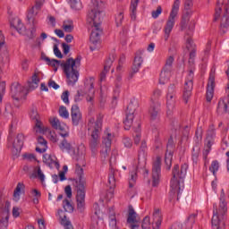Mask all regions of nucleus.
<instances>
[{
	"label": "nucleus",
	"mask_w": 229,
	"mask_h": 229,
	"mask_svg": "<svg viewBox=\"0 0 229 229\" xmlns=\"http://www.w3.org/2000/svg\"><path fill=\"white\" fill-rule=\"evenodd\" d=\"M143 62L144 60L142 59V56L139 55H135L131 70L129 72L128 80H132L134 78L137 72L140 70V67H142Z\"/></svg>",
	"instance_id": "19"
},
{
	"label": "nucleus",
	"mask_w": 229,
	"mask_h": 229,
	"mask_svg": "<svg viewBox=\"0 0 229 229\" xmlns=\"http://www.w3.org/2000/svg\"><path fill=\"white\" fill-rule=\"evenodd\" d=\"M94 77H90L85 82V90L87 94L86 100L88 101V103H92L94 101L96 94V89H94Z\"/></svg>",
	"instance_id": "16"
},
{
	"label": "nucleus",
	"mask_w": 229,
	"mask_h": 229,
	"mask_svg": "<svg viewBox=\"0 0 229 229\" xmlns=\"http://www.w3.org/2000/svg\"><path fill=\"white\" fill-rule=\"evenodd\" d=\"M75 173L78 176V180L75 181V187L77 189L76 202H77V210L83 212L85 210V185L87 181L83 174V169L81 166L77 165Z\"/></svg>",
	"instance_id": "5"
},
{
	"label": "nucleus",
	"mask_w": 229,
	"mask_h": 229,
	"mask_svg": "<svg viewBox=\"0 0 229 229\" xmlns=\"http://www.w3.org/2000/svg\"><path fill=\"white\" fill-rule=\"evenodd\" d=\"M198 217V214L193 213L191 214L184 224L182 225L183 229H192V226H194V223H196V218Z\"/></svg>",
	"instance_id": "35"
},
{
	"label": "nucleus",
	"mask_w": 229,
	"mask_h": 229,
	"mask_svg": "<svg viewBox=\"0 0 229 229\" xmlns=\"http://www.w3.org/2000/svg\"><path fill=\"white\" fill-rule=\"evenodd\" d=\"M173 64H174V57L170 55L163 67L160 76H159V83L160 85H165L167 81H169L171 78V72H173Z\"/></svg>",
	"instance_id": "8"
},
{
	"label": "nucleus",
	"mask_w": 229,
	"mask_h": 229,
	"mask_svg": "<svg viewBox=\"0 0 229 229\" xmlns=\"http://www.w3.org/2000/svg\"><path fill=\"white\" fill-rule=\"evenodd\" d=\"M220 202L217 208V204L213 205V217L211 219L212 229H221V226H225V216L228 212V207L225 196V191L222 190L220 194Z\"/></svg>",
	"instance_id": "3"
},
{
	"label": "nucleus",
	"mask_w": 229,
	"mask_h": 229,
	"mask_svg": "<svg viewBox=\"0 0 229 229\" xmlns=\"http://www.w3.org/2000/svg\"><path fill=\"white\" fill-rule=\"evenodd\" d=\"M112 139H114V136L110 132H106V136L103 138L102 142L106 147L105 152H102L104 158L108 157V151H110V148H112Z\"/></svg>",
	"instance_id": "27"
},
{
	"label": "nucleus",
	"mask_w": 229,
	"mask_h": 229,
	"mask_svg": "<svg viewBox=\"0 0 229 229\" xmlns=\"http://www.w3.org/2000/svg\"><path fill=\"white\" fill-rule=\"evenodd\" d=\"M89 22H93L94 28H101V22H103V15L101 11L92 9L88 14Z\"/></svg>",
	"instance_id": "15"
},
{
	"label": "nucleus",
	"mask_w": 229,
	"mask_h": 229,
	"mask_svg": "<svg viewBox=\"0 0 229 229\" xmlns=\"http://www.w3.org/2000/svg\"><path fill=\"white\" fill-rule=\"evenodd\" d=\"M108 183L110 185V189H114V187H115V174L114 169H111L108 174Z\"/></svg>",
	"instance_id": "49"
},
{
	"label": "nucleus",
	"mask_w": 229,
	"mask_h": 229,
	"mask_svg": "<svg viewBox=\"0 0 229 229\" xmlns=\"http://www.w3.org/2000/svg\"><path fill=\"white\" fill-rule=\"evenodd\" d=\"M34 131L36 133H46V131H47V127L42 126V122L40 120H37L35 122Z\"/></svg>",
	"instance_id": "44"
},
{
	"label": "nucleus",
	"mask_w": 229,
	"mask_h": 229,
	"mask_svg": "<svg viewBox=\"0 0 229 229\" xmlns=\"http://www.w3.org/2000/svg\"><path fill=\"white\" fill-rule=\"evenodd\" d=\"M147 157H148V144L146 143V140H142L140 147V150L138 152L139 167H140V162L143 163V165H146Z\"/></svg>",
	"instance_id": "21"
},
{
	"label": "nucleus",
	"mask_w": 229,
	"mask_h": 229,
	"mask_svg": "<svg viewBox=\"0 0 229 229\" xmlns=\"http://www.w3.org/2000/svg\"><path fill=\"white\" fill-rule=\"evenodd\" d=\"M124 19V16L123 15V13H120L117 17L115 18V22L117 26H121L123 24V20Z\"/></svg>",
	"instance_id": "62"
},
{
	"label": "nucleus",
	"mask_w": 229,
	"mask_h": 229,
	"mask_svg": "<svg viewBox=\"0 0 229 229\" xmlns=\"http://www.w3.org/2000/svg\"><path fill=\"white\" fill-rule=\"evenodd\" d=\"M63 208L65 212H68L70 214L74 212V207L72 206L69 199H64L63 200Z\"/></svg>",
	"instance_id": "43"
},
{
	"label": "nucleus",
	"mask_w": 229,
	"mask_h": 229,
	"mask_svg": "<svg viewBox=\"0 0 229 229\" xmlns=\"http://www.w3.org/2000/svg\"><path fill=\"white\" fill-rule=\"evenodd\" d=\"M229 28V10L228 7L224 9V13L222 14L220 20V31L221 33H226Z\"/></svg>",
	"instance_id": "23"
},
{
	"label": "nucleus",
	"mask_w": 229,
	"mask_h": 229,
	"mask_svg": "<svg viewBox=\"0 0 229 229\" xmlns=\"http://www.w3.org/2000/svg\"><path fill=\"white\" fill-rule=\"evenodd\" d=\"M161 112V105L158 100L152 101L150 104V107L148 109V115L150 117V121H157L158 117H160Z\"/></svg>",
	"instance_id": "18"
},
{
	"label": "nucleus",
	"mask_w": 229,
	"mask_h": 229,
	"mask_svg": "<svg viewBox=\"0 0 229 229\" xmlns=\"http://www.w3.org/2000/svg\"><path fill=\"white\" fill-rule=\"evenodd\" d=\"M152 225L153 229H160V226L162 225V213L160 212V209L155 208L153 215H152Z\"/></svg>",
	"instance_id": "28"
},
{
	"label": "nucleus",
	"mask_w": 229,
	"mask_h": 229,
	"mask_svg": "<svg viewBox=\"0 0 229 229\" xmlns=\"http://www.w3.org/2000/svg\"><path fill=\"white\" fill-rule=\"evenodd\" d=\"M186 48L190 52V57L188 64L190 65V69H192L194 72V60H196V45L194 44V41H192V38L191 37L187 38L186 39Z\"/></svg>",
	"instance_id": "14"
},
{
	"label": "nucleus",
	"mask_w": 229,
	"mask_h": 229,
	"mask_svg": "<svg viewBox=\"0 0 229 229\" xmlns=\"http://www.w3.org/2000/svg\"><path fill=\"white\" fill-rule=\"evenodd\" d=\"M139 1L140 0L131 1L130 11H131V19H132V21H135V19H137V6H139Z\"/></svg>",
	"instance_id": "40"
},
{
	"label": "nucleus",
	"mask_w": 229,
	"mask_h": 229,
	"mask_svg": "<svg viewBox=\"0 0 229 229\" xmlns=\"http://www.w3.org/2000/svg\"><path fill=\"white\" fill-rule=\"evenodd\" d=\"M38 83H40V78H38V72H35L32 75V81H29V90H35L38 87Z\"/></svg>",
	"instance_id": "38"
},
{
	"label": "nucleus",
	"mask_w": 229,
	"mask_h": 229,
	"mask_svg": "<svg viewBox=\"0 0 229 229\" xmlns=\"http://www.w3.org/2000/svg\"><path fill=\"white\" fill-rule=\"evenodd\" d=\"M70 3L73 10H80L81 8V3L78 2V0H70Z\"/></svg>",
	"instance_id": "57"
},
{
	"label": "nucleus",
	"mask_w": 229,
	"mask_h": 229,
	"mask_svg": "<svg viewBox=\"0 0 229 229\" xmlns=\"http://www.w3.org/2000/svg\"><path fill=\"white\" fill-rule=\"evenodd\" d=\"M10 201L5 202L4 208H0V223H8L10 219Z\"/></svg>",
	"instance_id": "29"
},
{
	"label": "nucleus",
	"mask_w": 229,
	"mask_h": 229,
	"mask_svg": "<svg viewBox=\"0 0 229 229\" xmlns=\"http://www.w3.org/2000/svg\"><path fill=\"white\" fill-rule=\"evenodd\" d=\"M30 119H32V121H35V122L40 120V116L38 115V112L37 111L36 108L31 109L30 113Z\"/></svg>",
	"instance_id": "53"
},
{
	"label": "nucleus",
	"mask_w": 229,
	"mask_h": 229,
	"mask_svg": "<svg viewBox=\"0 0 229 229\" xmlns=\"http://www.w3.org/2000/svg\"><path fill=\"white\" fill-rule=\"evenodd\" d=\"M4 92H6V82L0 81V103H3V98L4 97Z\"/></svg>",
	"instance_id": "52"
},
{
	"label": "nucleus",
	"mask_w": 229,
	"mask_h": 229,
	"mask_svg": "<svg viewBox=\"0 0 229 229\" xmlns=\"http://www.w3.org/2000/svg\"><path fill=\"white\" fill-rule=\"evenodd\" d=\"M191 6H193L192 0L184 1V10H191Z\"/></svg>",
	"instance_id": "64"
},
{
	"label": "nucleus",
	"mask_w": 229,
	"mask_h": 229,
	"mask_svg": "<svg viewBox=\"0 0 229 229\" xmlns=\"http://www.w3.org/2000/svg\"><path fill=\"white\" fill-rule=\"evenodd\" d=\"M115 60V55H110L108 58L106 60L104 69L105 71H110V68L112 67V64H114V61Z\"/></svg>",
	"instance_id": "47"
},
{
	"label": "nucleus",
	"mask_w": 229,
	"mask_h": 229,
	"mask_svg": "<svg viewBox=\"0 0 229 229\" xmlns=\"http://www.w3.org/2000/svg\"><path fill=\"white\" fill-rule=\"evenodd\" d=\"M123 144L124 146V148H131V146H133V141L131 140V139L128 138V137H124L123 139Z\"/></svg>",
	"instance_id": "55"
},
{
	"label": "nucleus",
	"mask_w": 229,
	"mask_h": 229,
	"mask_svg": "<svg viewBox=\"0 0 229 229\" xmlns=\"http://www.w3.org/2000/svg\"><path fill=\"white\" fill-rule=\"evenodd\" d=\"M214 137H216V129H214V127H211L208 130L207 139L214 140Z\"/></svg>",
	"instance_id": "56"
},
{
	"label": "nucleus",
	"mask_w": 229,
	"mask_h": 229,
	"mask_svg": "<svg viewBox=\"0 0 229 229\" xmlns=\"http://www.w3.org/2000/svg\"><path fill=\"white\" fill-rule=\"evenodd\" d=\"M22 146H24V134L20 133L13 143V153H21Z\"/></svg>",
	"instance_id": "26"
},
{
	"label": "nucleus",
	"mask_w": 229,
	"mask_h": 229,
	"mask_svg": "<svg viewBox=\"0 0 229 229\" xmlns=\"http://www.w3.org/2000/svg\"><path fill=\"white\" fill-rule=\"evenodd\" d=\"M169 147H172V145H167V150L165 155V164L166 171H171V166L173 165V151H169Z\"/></svg>",
	"instance_id": "34"
},
{
	"label": "nucleus",
	"mask_w": 229,
	"mask_h": 229,
	"mask_svg": "<svg viewBox=\"0 0 229 229\" xmlns=\"http://www.w3.org/2000/svg\"><path fill=\"white\" fill-rule=\"evenodd\" d=\"M59 148L61 151H71L72 149V144H71L67 139L64 138L59 144Z\"/></svg>",
	"instance_id": "42"
},
{
	"label": "nucleus",
	"mask_w": 229,
	"mask_h": 229,
	"mask_svg": "<svg viewBox=\"0 0 229 229\" xmlns=\"http://www.w3.org/2000/svg\"><path fill=\"white\" fill-rule=\"evenodd\" d=\"M127 223L131 226V225H138L139 222L137 221V212L133 209V207H129L128 216H127Z\"/></svg>",
	"instance_id": "33"
},
{
	"label": "nucleus",
	"mask_w": 229,
	"mask_h": 229,
	"mask_svg": "<svg viewBox=\"0 0 229 229\" xmlns=\"http://www.w3.org/2000/svg\"><path fill=\"white\" fill-rule=\"evenodd\" d=\"M101 33H103V29L101 27H95V30H92L89 40L95 46L101 40Z\"/></svg>",
	"instance_id": "30"
},
{
	"label": "nucleus",
	"mask_w": 229,
	"mask_h": 229,
	"mask_svg": "<svg viewBox=\"0 0 229 229\" xmlns=\"http://www.w3.org/2000/svg\"><path fill=\"white\" fill-rule=\"evenodd\" d=\"M103 131V115L98 114L97 120L90 118L88 122V131L90 133L89 149L93 155L98 153L99 148V136Z\"/></svg>",
	"instance_id": "2"
},
{
	"label": "nucleus",
	"mask_w": 229,
	"mask_h": 229,
	"mask_svg": "<svg viewBox=\"0 0 229 229\" xmlns=\"http://www.w3.org/2000/svg\"><path fill=\"white\" fill-rule=\"evenodd\" d=\"M72 123L73 126H78L81 121V112L77 105H73L71 110Z\"/></svg>",
	"instance_id": "24"
},
{
	"label": "nucleus",
	"mask_w": 229,
	"mask_h": 229,
	"mask_svg": "<svg viewBox=\"0 0 229 229\" xmlns=\"http://www.w3.org/2000/svg\"><path fill=\"white\" fill-rule=\"evenodd\" d=\"M54 55L57 57V58H64V55H62V51H60V48H58L57 45L54 46Z\"/></svg>",
	"instance_id": "61"
},
{
	"label": "nucleus",
	"mask_w": 229,
	"mask_h": 229,
	"mask_svg": "<svg viewBox=\"0 0 229 229\" xmlns=\"http://www.w3.org/2000/svg\"><path fill=\"white\" fill-rule=\"evenodd\" d=\"M180 0H175L174 2L170 16L166 21V24L165 25V40L167 42L169 40V37L171 35V31H173V28H174V19L176 18V15H178V12L180 11Z\"/></svg>",
	"instance_id": "6"
},
{
	"label": "nucleus",
	"mask_w": 229,
	"mask_h": 229,
	"mask_svg": "<svg viewBox=\"0 0 229 229\" xmlns=\"http://www.w3.org/2000/svg\"><path fill=\"white\" fill-rule=\"evenodd\" d=\"M44 61L47 62L48 65H51V67H54L55 72L58 71V66L62 67V64L59 60L56 59H50L49 57H44Z\"/></svg>",
	"instance_id": "41"
},
{
	"label": "nucleus",
	"mask_w": 229,
	"mask_h": 229,
	"mask_svg": "<svg viewBox=\"0 0 229 229\" xmlns=\"http://www.w3.org/2000/svg\"><path fill=\"white\" fill-rule=\"evenodd\" d=\"M108 219H109V227L111 229H121L119 227V221H117V216H115V212L110 211Z\"/></svg>",
	"instance_id": "37"
},
{
	"label": "nucleus",
	"mask_w": 229,
	"mask_h": 229,
	"mask_svg": "<svg viewBox=\"0 0 229 229\" xmlns=\"http://www.w3.org/2000/svg\"><path fill=\"white\" fill-rule=\"evenodd\" d=\"M223 0H217L216 2V7L215 9V16H214V21L219 20V17H221V13H223Z\"/></svg>",
	"instance_id": "39"
},
{
	"label": "nucleus",
	"mask_w": 229,
	"mask_h": 229,
	"mask_svg": "<svg viewBox=\"0 0 229 229\" xmlns=\"http://www.w3.org/2000/svg\"><path fill=\"white\" fill-rule=\"evenodd\" d=\"M194 70L190 69L188 75L185 79L184 87L182 90V98L184 103L187 105L191 96H192V89H194Z\"/></svg>",
	"instance_id": "7"
},
{
	"label": "nucleus",
	"mask_w": 229,
	"mask_h": 229,
	"mask_svg": "<svg viewBox=\"0 0 229 229\" xmlns=\"http://www.w3.org/2000/svg\"><path fill=\"white\" fill-rule=\"evenodd\" d=\"M11 96L15 101H20V99L26 98L28 92L26 91V88L21 85V83L13 82L11 86Z\"/></svg>",
	"instance_id": "11"
},
{
	"label": "nucleus",
	"mask_w": 229,
	"mask_h": 229,
	"mask_svg": "<svg viewBox=\"0 0 229 229\" xmlns=\"http://www.w3.org/2000/svg\"><path fill=\"white\" fill-rule=\"evenodd\" d=\"M42 6L38 5V4H35L34 6L31 7V9L29 10V13L27 14V19L30 24H37L36 17L38 15V12H40Z\"/></svg>",
	"instance_id": "22"
},
{
	"label": "nucleus",
	"mask_w": 229,
	"mask_h": 229,
	"mask_svg": "<svg viewBox=\"0 0 229 229\" xmlns=\"http://www.w3.org/2000/svg\"><path fill=\"white\" fill-rule=\"evenodd\" d=\"M61 98L64 101V103H65V105H69V91H64L61 95Z\"/></svg>",
	"instance_id": "59"
},
{
	"label": "nucleus",
	"mask_w": 229,
	"mask_h": 229,
	"mask_svg": "<svg viewBox=\"0 0 229 229\" xmlns=\"http://www.w3.org/2000/svg\"><path fill=\"white\" fill-rule=\"evenodd\" d=\"M142 229H151V218H149V216H147L143 218L142 224H141Z\"/></svg>",
	"instance_id": "50"
},
{
	"label": "nucleus",
	"mask_w": 229,
	"mask_h": 229,
	"mask_svg": "<svg viewBox=\"0 0 229 229\" xmlns=\"http://www.w3.org/2000/svg\"><path fill=\"white\" fill-rule=\"evenodd\" d=\"M133 114H135V108H133V104L131 103L127 106L126 116L123 120L124 130H130V128H131V125L133 124V119L135 117Z\"/></svg>",
	"instance_id": "17"
},
{
	"label": "nucleus",
	"mask_w": 229,
	"mask_h": 229,
	"mask_svg": "<svg viewBox=\"0 0 229 229\" xmlns=\"http://www.w3.org/2000/svg\"><path fill=\"white\" fill-rule=\"evenodd\" d=\"M81 65V55H77L74 59L70 57L66 60L65 63L61 64L64 74L68 80V85H74L80 78V72H78V67Z\"/></svg>",
	"instance_id": "4"
},
{
	"label": "nucleus",
	"mask_w": 229,
	"mask_h": 229,
	"mask_svg": "<svg viewBox=\"0 0 229 229\" xmlns=\"http://www.w3.org/2000/svg\"><path fill=\"white\" fill-rule=\"evenodd\" d=\"M50 124L54 130L59 131V135L63 137V139L69 137V127L67 124L61 123L58 118L50 119Z\"/></svg>",
	"instance_id": "13"
},
{
	"label": "nucleus",
	"mask_w": 229,
	"mask_h": 229,
	"mask_svg": "<svg viewBox=\"0 0 229 229\" xmlns=\"http://www.w3.org/2000/svg\"><path fill=\"white\" fill-rule=\"evenodd\" d=\"M162 173V160L157 157L152 166V187H158L160 183V174Z\"/></svg>",
	"instance_id": "12"
},
{
	"label": "nucleus",
	"mask_w": 229,
	"mask_h": 229,
	"mask_svg": "<svg viewBox=\"0 0 229 229\" xmlns=\"http://www.w3.org/2000/svg\"><path fill=\"white\" fill-rule=\"evenodd\" d=\"M11 28H13L18 31V33H24L26 28L24 27V24H22V21L19 18H13L11 22Z\"/></svg>",
	"instance_id": "31"
},
{
	"label": "nucleus",
	"mask_w": 229,
	"mask_h": 229,
	"mask_svg": "<svg viewBox=\"0 0 229 229\" xmlns=\"http://www.w3.org/2000/svg\"><path fill=\"white\" fill-rule=\"evenodd\" d=\"M133 137H134V144H136V146H139L140 142V123L138 124V128L134 129V133H133Z\"/></svg>",
	"instance_id": "46"
},
{
	"label": "nucleus",
	"mask_w": 229,
	"mask_h": 229,
	"mask_svg": "<svg viewBox=\"0 0 229 229\" xmlns=\"http://www.w3.org/2000/svg\"><path fill=\"white\" fill-rule=\"evenodd\" d=\"M58 216L60 217L62 226H64L65 229H72V225L71 224V221L67 219V216H65V212L64 210H58Z\"/></svg>",
	"instance_id": "32"
},
{
	"label": "nucleus",
	"mask_w": 229,
	"mask_h": 229,
	"mask_svg": "<svg viewBox=\"0 0 229 229\" xmlns=\"http://www.w3.org/2000/svg\"><path fill=\"white\" fill-rule=\"evenodd\" d=\"M176 104V86L174 84L168 87V91L166 94V115L171 117L174 110V105Z\"/></svg>",
	"instance_id": "9"
},
{
	"label": "nucleus",
	"mask_w": 229,
	"mask_h": 229,
	"mask_svg": "<svg viewBox=\"0 0 229 229\" xmlns=\"http://www.w3.org/2000/svg\"><path fill=\"white\" fill-rule=\"evenodd\" d=\"M209 171L216 176V173L219 171V161L214 160L211 162V165L209 166Z\"/></svg>",
	"instance_id": "48"
},
{
	"label": "nucleus",
	"mask_w": 229,
	"mask_h": 229,
	"mask_svg": "<svg viewBox=\"0 0 229 229\" xmlns=\"http://www.w3.org/2000/svg\"><path fill=\"white\" fill-rule=\"evenodd\" d=\"M38 144L41 146V148L40 147L36 148V151L38 153H46V151H47V140H46L44 137L42 136L38 137Z\"/></svg>",
	"instance_id": "36"
},
{
	"label": "nucleus",
	"mask_w": 229,
	"mask_h": 229,
	"mask_svg": "<svg viewBox=\"0 0 229 229\" xmlns=\"http://www.w3.org/2000/svg\"><path fill=\"white\" fill-rule=\"evenodd\" d=\"M63 30L66 33H72V30H74V23L72 20H68L67 21H64L63 24Z\"/></svg>",
	"instance_id": "45"
},
{
	"label": "nucleus",
	"mask_w": 229,
	"mask_h": 229,
	"mask_svg": "<svg viewBox=\"0 0 229 229\" xmlns=\"http://www.w3.org/2000/svg\"><path fill=\"white\" fill-rule=\"evenodd\" d=\"M24 189V184H22L21 182H18L14 192H13V196L14 198H17V196H21V190Z\"/></svg>",
	"instance_id": "54"
},
{
	"label": "nucleus",
	"mask_w": 229,
	"mask_h": 229,
	"mask_svg": "<svg viewBox=\"0 0 229 229\" xmlns=\"http://www.w3.org/2000/svg\"><path fill=\"white\" fill-rule=\"evenodd\" d=\"M187 169H189V165L184 163L181 165H174L172 171V179L170 181V198L172 199L177 197V200L180 199V194H182V183L187 176Z\"/></svg>",
	"instance_id": "1"
},
{
	"label": "nucleus",
	"mask_w": 229,
	"mask_h": 229,
	"mask_svg": "<svg viewBox=\"0 0 229 229\" xmlns=\"http://www.w3.org/2000/svg\"><path fill=\"white\" fill-rule=\"evenodd\" d=\"M180 26L182 31L187 30L186 33L190 37L194 33L196 22H194V21H191V13L189 11L182 15Z\"/></svg>",
	"instance_id": "10"
},
{
	"label": "nucleus",
	"mask_w": 229,
	"mask_h": 229,
	"mask_svg": "<svg viewBox=\"0 0 229 229\" xmlns=\"http://www.w3.org/2000/svg\"><path fill=\"white\" fill-rule=\"evenodd\" d=\"M59 115L64 119H69V111H67V107L61 106L59 107Z\"/></svg>",
	"instance_id": "51"
},
{
	"label": "nucleus",
	"mask_w": 229,
	"mask_h": 229,
	"mask_svg": "<svg viewBox=\"0 0 229 229\" xmlns=\"http://www.w3.org/2000/svg\"><path fill=\"white\" fill-rule=\"evenodd\" d=\"M64 192H65L68 199H71L72 198V188H71V185L65 186Z\"/></svg>",
	"instance_id": "58"
},
{
	"label": "nucleus",
	"mask_w": 229,
	"mask_h": 229,
	"mask_svg": "<svg viewBox=\"0 0 229 229\" xmlns=\"http://www.w3.org/2000/svg\"><path fill=\"white\" fill-rule=\"evenodd\" d=\"M216 78L214 77L213 73L209 74L208 81V88L206 92V99L208 103H210L214 98V87H215Z\"/></svg>",
	"instance_id": "20"
},
{
	"label": "nucleus",
	"mask_w": 229,
	"mask_h": 229,
	"mask_svg": "<svg viewBox=\"0 0 229 229\" xmlns=\"http://www.w3.org/2000/svg\"><path fill=\"white\" fill-rule=\"evenodd\" d=\"M160 13H162V6L158 5L156 11H152L153 19H158Z\"/></svg>",
	"instance_id": "60"
},
{
	"label": "nucleus",
	"mask_w": 229,
	"mask_h": 229,
	"mask_svg": "<svg viewBox=\"0 0 229 229\" xmlns=\"http://www.w3.org/2000/svg\"><path fill=\"white\" fill-rule=\"evenodd\" d=\"M43 162L44 164L48 165L50 169H53V167H56V169H60V163L56 161V157L51 156V154H45L43 156Z\"/></svg>",
	"instance_id": "25"
},
{
	"label": "nucleus",
	"mask_w": 229,
	"mask_h": 229,
	"mask_svg": "<svg viewBox=\"0 0 229 229\" xmlns=\"http://www.w3.org/2000/svg\"><path fill=\"white\" fill-rule=\"evenodd\" d=\"M62 47L64 55H69V52L71 51V47L67 45V43H62Z\"/></svg>",
	"instance_id": "63"
}]
</instances>
